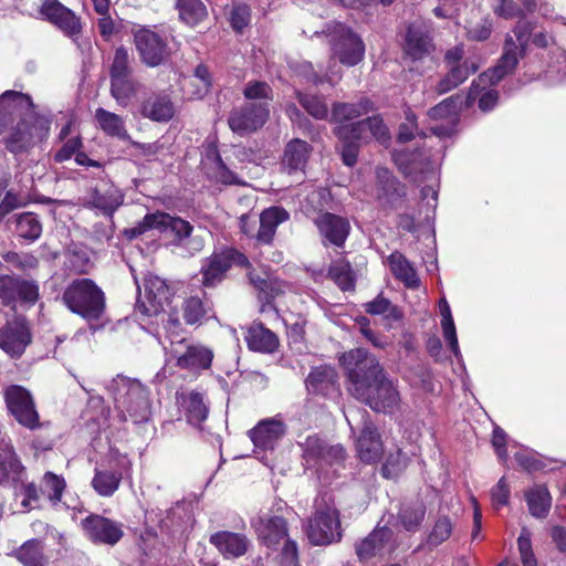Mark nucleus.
Instances as JSON below:
<instances>
[{"instance_id": "51", "label": "nucleus", "mask_w": 566, "mask_h": 566, "mask_svg": "<svg viewBox=\"0 0 566 566\" xmlns=\"http://www.w3.org/2000/svg\"><path fill=\"white\" fill-rule=\"evenodd\" d=\"M453 524L448 516H440L436 520L427 542L431 546H439L446 542L452 533Z\"/></svg>"}, {"instance_id": "24", "label": "nucleus", "mask_w": 566, "mask_h": 566, "mask_svg": "<svg viewBox=\"0 0 566 566\" xmlns=\"http://www.w3.org/2000/svg\"><path fill=\"white\" fill-rule=\"evenodd\" d=\"M375 193L381 205L392 206L405 196V187L387 168L379 167L376 170Z\"/></svg>"}, {"instance_id": "48", "label": "nucleus", "mask_w": 566, "mask_h": 566, "mask_svg": "<svg viewBox=\"0 0 566 566\" xmlns=\"http://www.w3.org/2000/svg\"><path fill=\"white\" fill-rule=\"evenodd\" d=\"M15 557L24 566H44L43 552L40 543L30 541L24 543L17 552Z\"/></svg>"}, {"instance_id": "50", "label": "nucleus", "mask_w": 566, "mask_h": 566, "mask_svg": "<svg viewBox=\"0 0 566 566\" xmlns=\"http://www.w3.org/2000/svg\"><path fill=\"white\" fill-rule=\"evenodd\" d=\"M130 56L126 49L118 48L116 49L113 57V62L111 65V80L127 77L133 75V67L130 63Z\"/></svg>"}, {"instance_id": "31", "label": "nucleus", "mask_w": 566, "mask_h": 566, "mask_svg": "<svg viewBox=\"0 0 566 566\" xmlns=\"http://www.w3.org/2000/svg\"><path fill=\"white\" fill-rule=\"evenodd\" d=\"M95 119L98 127L109 137L120 140H129L130 136L126 129L125 119L109 111L98 107L95 111Z\"/></svg>"}, {"instance_id": "6", "label": "nucleus", "mask_w": 566, "mask_h": 566, "mask_svg": "<svg viewBox=\"0 0 566 566\" xmlns=\"http://www.w3.org/2000/svg\"><path fill=\"white\" fill-rule=\"evenodd\" d=\"M513 36L505 40L504 52L495 67L481 74L480 81L483 83L489 82L494 85L501 81L506 74L511 73L517 65L518 59L528 43L531 28L527 22H518L513 30Z\"/></svg>"}, {"instance_id": "4", "label": "nucleus", "mask_w": 566, "mask_h": 566, "mask_svg": "<svg viewBox=\"0 0 566 566\" xmlns=\"http://www.w3.org/2000/svg\"><path fill=\"white\" fill-rule=\"evenodd\" d=\"M62 300L73 313L86 319H98L105 308L103 291L90 279H77L64 290Z\"/></svg>"}, {"instance_id": "10", "label": "nucleus", "mask_w": 566, "mask_h": 566, "mask_svg": "<svg viewBox=\"0 0 566 566\" xmlns=\"http://www.w3.org/2000/svg\"><path fill=\"white\" fill-rule=\"evenodd\" d=\"M169 354L178 367L190 370L209 368L213 358L210 348L185 338H171Z\"/></svg>"}, {"instance_id": "1", "label": "nucleus", "mask_w": 566, "mask_h": 566, "mask_svg": "<svg viewBox=\"0 0 566 566\" xmlns=\"http://www.w3.org/2000/svg\"><path fill=\"white\" fill-rule=\"evenodd\" d=\"M346 370L347 390L377 412H392L400 402L396 385L378 359L363 348L344 353L339 358Z\"/></svg>"}, {"instance_id": "45", "label": "nucleus", "mask_w": 566, "mask_h": 566, "mask_svg": "<svg viewBox=\"0 0 566 566\" xmlns=\"http://www.w3.org/2000/svg\"><path fill=\"white\" fill-rule=\"evenodd\" d=\"M15 231L19 237L34 241L42 233V224L32 212H24L17 217Z\"/></svg>"}, {"instance_id": "39", "label": "nucleus", "mask_w": 566, "mask_h": 566, "mask_svg": "<svg viewBox=\"0 0 566 566\" xmlns=\"http://www.w3.org/2000/svg\"><path fill=\"white\" fill-rule=\"evenodd\" d=\"M182 406L186 411L188 422L199 426L208 416V407L203 396L199 392H189L184 397Z\"/></svg>"}, {"instance_id": "60", "label": "nucleus", "mask_w": 566, "mask_h": 566, "mask_svg": "<svg viewBox=\"0 0 566 566\" xmlns=\"http://www.w3.org/2000/svg\"><path fill=\"white\" fill-rule=\"evenodd\" d=\"M517 463L526 471H539L543 469V462L531 451L522 450L514 455Z\"/></svg>"}, {"instance_id": "43", "label": "nucleus", "mask_w": 566, "mask_h": 566, "mask_svg": "<svg viewBox=\"0 0 566 566\" xmlns=\"http://www.w3.org/2000/svg\"><path fill=\"white\" fill-rule=\"evenodd\" d=\"M177 8L180 19L189 25H196L207 15L201 0H178Z\"/></svg>"}, {"instance_id": "22", "label": "nucleus", "mask_w": 566, "mask_h": 566, "mask_svg": "<svg viewBox=\"0 0 566 566\" xmlns=\"http://www.w3.org/2000/svg\"><path fill=\"white\" fill-rule=\"evenodd\" d=\"M286 426L279 419H265L260 421L249 436L255 448L268 450L273 449L279 440L285 434Z\"/></svg>"}, {"instance_id": "18", "label": "nucleus", "mask_w": 566, "mask_h": 566, "mask_svg": "<svg viewBox=\"0 0 566 566\" xmlns=\"http://www.w3.org/2000/svg\"><path fill=\"white\" fill-rule=\"evenodd\" d=\"M336 134L339 138H348L352 134L353 138L363 139L365 142L375 138L380 143L388 140V130L379 116H370L364 120L346 124L337 127Z\"/></svg>"}, {"instance_id": "29", "label": "nucleus", "mask_w": 566, "mask_h": 566, "mask_svg": "<svg viewBox=\"0 0 566 566\" xmlns=\"http://www.w3.org/2000/svg\"><path fill=\"white\" fill-rule=\"evenodd\" d=\"M245 342L251 350L273 353L279 345L276 335L261 323H253L247 332Z\"/></svg>"}, {"instance_id": "34", "label": "nucleus", "mask_w": 566, "mask_h": 566, "mask_svg": "<svg viewBox=\"0 0 566 566\" xmlns=\"http://www.w3.org/2000/svg\"><path fill=\"white\" fill-rule=\"evenodd\" d=\"M388 263L394 276L407 287L415 289L419 285V279L413 266L400 252L391 253Z\"/></svg>"}, {"instance_id": "44", "label": "nucleus", "mask_w": 566, "mask_h": 566, "mask_svg": "<svg viewBox=\"0 0 566 566\" xmlns=\"http://www.w3.org/2000/svg\"><path fill=\"white\" fill-rule=\"evenodd\" d=\"M371 109V103L368 99H361L357 104L337 103L333 106L332 117L335 120H349L357 118Z\"/></svg>"}, {"instance_id": "37", "label": "nucleus", "mask_w": 566, "mask_h": 566, "mask_svg": "<svg viewBox=\"0 0 566 566\" xmlns=\"http://www.w3.org/2000/svg\"><path fill=\"white\" fill-rule=\"evenodd\" d=\"M142 114L155 122H167L174 116V106L166 96H154L143 104Z\"/></svg>"}, {"instance_id": "33", "label": "nucleus", "mask_w": 566, "mask_h": 566, "mask_svg": "<svg viewBox=\"0 0 566 566\" xmlns=\"http://www.w3.org/2000/svg\"><path fill=\"white\" fill-rule=\"evenodd\" d=\"M139 87L133 75L111 80V95L122 107H127L137 97Z\"/></svg>"}, {"instance_id": "21", "label": "nucleus", "mask_w": 566, "mask_h": 566, "mask_svg": "<svg viewBox=\"0 0 566 566\" xmlns=\"http://www.w3.org/2000/svg\"><path fill=\"white\" fill-rule=\"evenodd\" d=\"M311 146L298 138L290 140L281 159L282 171L292 176H302L311 154Z\"/></svg>"}, {"instance_id": "58", "label": "nucleus", "mask_w": 566, "mask_h": 566, "mask_svg": "<svg viewBox=\"0 0 566 566\" xmlns=\"http://www.w3.org/2000/svg\"><path fill=\"white\" fill-rule=\"evenodd\" d=\"M326 443L316 436L307 437L304 444V457L307 461L310 460H322Z\"/></svg>"}, {"instance_id": "26", "label": "nucleus", "mask_w": 566, "mask_h": 566, "mask_svg": "<svg viewBox=\"0 0 566 566\" xmlns=\"http://www.w3.org/2000/svg\"><path fill=\"white\" fill-rule=\"evenodd\" d=\"M432 50L431 38L427 28L413 23L409 25L405 39V52L412 60H421Z\"/></svg>"}, {"instance_id": "3", "label": "nucleus", "mask_w": 566, "mask_h": 566, "mask_svg": "<svg viewBox=\"0 0 566 566\" xmlns=\"http://www.w3.org/2000/svg\"><path fill=\"white\" fill-rule=\"evenodd\" d=\"M150 230H157L160 233L170 232L177 244H184L192 252L202 250L205 245L200 235L191 237L193 227L188 221L160 211L147 213L142 221L127 230V234L129 238H137Z\"/></svg>"}, {"instance_id": "54", "label": "nucleus", "mask_w": 566, "mask_h": 566, "mask_svg": "<svg viewBox=\"0 0 566 566\" xmlns=\"http://www.w3.org/2000/svg\"><path fill=\"white\" fill-rule=\"evenodd\" d=\"M243 95L249 102L266 103L269 107V102L272 99V90L268 83L255 81L247 84Z\"/></svg>"}, {"instance_id": "23", "label": "nucleus", "mask_w": 566, "mask_h": 566, "mask_svg": "<svg viewBox=\"0 0 566 566\" xmlns=\"http://www.w3.org/2000/svg\"><path fill=\"white\" fill-rule=\"evenodd\" d=\"M319 233L332 244L342 247L350 230L347 219L325 212L315 219Z\"/></svg>"}, {"instance_id": "9", "label": "nucleus", "mask_w": 566, "mask_h": 566, "mask_svg": "<svg viewBox=\"0 0 566 566\" xmlns=\"http://www.w3.org/2000/svg\"><path fill=\"white\" fill-rule=\"evenodd\" d=\"M328 35L333 56L342 64L355 66L363 61L365 55L364 42L349 28L337 23Z\"/></svg>"}, {"instance_id": "49", "label": "nucleus", "mask_w": 566, "mask_h": 566, "mask_svg": "<svg viewBox=\"0 0 566 566\" xmlns=\"http://www.w3.org/2000/svg\"><path fill=\"white\" fill-rule=\"evenodd\" d=\"M182 317L186 324L200 323L208 313L207 305L197 296H191L182 303Z\"/></svg>"}, {"instance_id": "64", "label": "nucleus", "mask_w": 566, "mask_h": 566, "mask_svg": "<svg viewBox=\"0 0 566 566\" xmlns=\"http://www.w3.org/2000/svg\"><path fill=\"white\" fill-rule=\"evenodd\" d=\"M230 21L234 30L241 31L250 21L249 8L244 4L234 7L230 13Z\"/></svg>"}, {"instance_id": "55", "label": "nucleus", "mask_w": 566, "mask_h": 566, "mask_svg": "<svg viewBox=\"0 0 566 566\" xmlns=\"http://www.w3.org/2000/svg\"><path fill=\"white\" fill-rule=\"evenodd\" d=\"M56 25L65 35L74 38L82 31V24L80 18L69 8H66L63 14L55 21Z\"/></svg>"}, {"instance_id": "25", "label": "nucleus", "mask_w": 566, "mask_h": 566, "mask_svg": "<svg viewBox=\"0 0 566 566\" xmlns=\"http://www.w3.org/2000/svg\"><path fill=\"white\" fill-rule=\"evenodd\" d=\"M33 103L28 94L9 90L0 95V116L27 118L32 113Z\"/></svg>"}, {"instance_id": "5", "label": "nucleus", "mask_w": 566, "mask_h": 566, "mask_svg": "<svg viewBox=\"0 0 566 566\" xmlns=\"http://www.w3.org/2000/svg\"><path fill=\"white\" fill-rule=\"evenodd\" d=\"M259 539L270 549H281L284 566H295L297 546L287 535L286 522L280 516L263 515L253 522Z\"/></svg>"}, {"instance_id": "2", "label": "nucleus", "mask_w": 566, "mask_h": 566, "mask_svg": "<svg viewBox=\"0 0 566 566\" xmlns=\"http://www.w3.org/2000/svg\"><path fill=\"white\" fill-rule=\"evenodd\" d=\"M116 409L123 417L138 423L148 420L150 415L149 395L138 380L117 376L107 385Z\"/></svg>"}, {"instance_id": "47", "label": "nucleus", "mask_w": 566, "mask_h": 566, "mask_svg": "<svg viewBox=\"0 0 566 566\" xmlns=\"http://www.w3.org/2000/svg\"><path fill=\"white\" fill-rule=\"evenodd\" d=\"M462 106V97L459 95L450 96L443 99L441 103L431 107L428 111V116L432 119L450 118V122H454L453 117L458 114Z\"/></svg>"}, {"instance_id": "16", "label": "nucleus", "mask_w": 566, "mask_h": 566, "mask_svg": "<svg viewBox=\"0 0 566 566\" xmlns=\"http://www.w3.org/2000/svg\"><path fill=\"white\" fill-rule=\"evenodd\" d=\"M39 297V289L32 282L15 276L0 277V300L3 305L15 310L17 304L32 305Z\"/></svg>"}, {"instance_id": "8", "label": "nucleus", "mask_w": 566, "mask_h": 566, "mask_svg": "<svg viewBox=\"0 0 566 566\" xmlns=\"http://www.w3.org/2000/svg\"><path fill=\"white\" fill-rule=\"evenodd\" d=\"M338 511L333 505L317 504L307 526V537L313 545H327L340 539Z\"/></svg>"}, {"instance_id": "36", "label": "nucleus", "mask_w": 566, "mask_h": 566, "mask_svg": "<svg viewBox=\"0 0 566 566\" xmlns=\"http://www.w3.org/2000/svg\"><path fill=\"white\" fill-rule=\"evenodd\" d=\"M120 481L122 473L118 471L95 469L91 484L99 496L109 497L118 490Z\"/></svg>"}, {"instance_id": "41", "label": "nucleus", "mask_w": 566, "mask_h": 566, "mask_svg": "<svg viewBox=\"0 0 566 566\" xmlns=\"http://www.w3.org/2000/svg\"><path fill=\"white\" fill-rule=\"evenodd\" d=\"M439 310H440V314L442 316L441 327H442V332H443V337H444L446 342L448 343L452 353L455 356H459L460 348H459V344H458L455 325H454L453 317L451 314V308L446 298H441L439 301Z\"/></svg>"}, {"instance_id": "15", "label": "nucleus", "mask_w": 566, "mask_h": 566, "mask_svg": "<svg viewBox=\"0 0 566 566\" xmlns=\"http://www.w3.org/2000/svg\"><path fill=\"white\" fill-rule=\"evenodd\" d=\"M137 289L139 295L137 306L145 315H156L168 305L170 292L168 285L161 277L149 274L144 279L145 301L142 300L140 285H137Z\"/></svg>"}, {"instance_id": "61", "label": "nucleus", "mask_w": 566, "mask_h": 566, "mask_svg": "<svg viewBox=\"0 0 566 566\" xmlns=\"http://www.w3.org/2000/svg\"><path fill=\"white\" fill-rule=\"evenodd\" d=\"M40 13L51 23H55V21L60 18V14H63L66 9L59 0H41Z\"/></svg>"}, {"instance_id": "59", "label": "nucleus", "mask_w": 566, "mask_h": 566, "mask_svg": "<svg viewBox=\"0 0 566 566\" xmlns=\"http://www.w3.org/2000/svg\"><path fill=\"white\" fill-rule=\"evenodd\" d=\"M344 142L342 157L343 161L347 166H354L357 161L358 155V142H364L363 139L353 138V135L349 134L348 138H340Z\"/></svg>"}, {"instance_id": "20", "label": "nucleus", "mask_w": 566, "mask_h": 566, "mask_svg": "<svg viewBox=\"0 0 566 566\" xmlns=\"http://www.w3.org/2000/svg\"><path fill=\"white\" fill-rule=\"evenodd\" d=\"M392 531L388 527L376 528L356 546L360 560L369 559L376 555L391 553L395 548Z\"/></svg>"}, {"instance_id": "42", "label": "nucleus", "mask_w": 566, "mask_h": 566, "mask_svg": "<svg viewBox=\"0 0 566 566\" xmlns=\"http://www.w3.org/2000/svg\"><path fill=\"white\" fill-rule=\"evenodd\" d=\"M328 275L343 291L353 290L355 286L352 266L345 259L333 262L328 270Z\"/></svg>"}, {"instance_id": "63", "label": "nucleus", "mask_w": 566, "mask_h": 566, "mask_svg": "<svg viewBox=\"0 0 566 566\" xmlns=\"http://www.w3.org/2000/svg\"><path fill=\"white\" fill-rule=\"evenodd\" d=\"M212 153L214 155L216 165L214 178L224 185L238 184L239 181L237 176L224 166L220 156L214 150Z\"/></svg>"}, {"instance_id": "35", "label": "nucleus", "mask_w": 566, "mask_h": 566, "mask_svg": "<svg viewBox=\"0 0 566 566\" xmlns=\"http://www.w3.org/2000/svg\"><path fill=\"white\" fill-rule=\"evenodd\" d=\"M229 269L227 255H224L223 251L212 254L201 268L202 284L205 286H214L222 281Z\"/></svg>"}, {"instance_id": "19", "label": "nucleus", "mask_w": 566, "mask_h": 566, "mask_svg": "<svg viewBox=\"0 0 566 566\" xmlns=\"http://www.w3.org/2000/svg\"><path fill=\"white\" fill-rule=\"evenodd\" d=\"M356 450L360 461L367 464L380 460L384 448L380 434L370 421H365L359 437L356 440Z\"/></svg>"}, {"instance_id": "7", "label": "nucleus", "mask_w": 566, "mask_h": 566, "mask_svg": "<svg viewBox=\"0 0 566 566\" xmlns=\"http://www.w3.org/2000/svg\"><path fill=\"white\" fill-rule=\"evenodd\" d=\"M3 398L9 413L21 426L31 430L40 427V416L30 390L20 385H10L3 389Z\"/></svg>"}, {"instance_id": "56", "label": "nucleus", "mask_w": 566, "mask_h": 566, "mask_svg": "<svg viewBox=\"0 0 566 566\" xmlns=\"http://www.w3.org/2000/svg\"><path fill=\"white\" fill-rule=\"evenodd\" d=\"M426 507L422 504L405 507L400 513V520L407 531H416L422 523Z\"/></svg>"}, {"instance_id": "62", "label": "nucleus", "mask_w": 566, "mask_h": 566, "mask_svg": "<svg viewBox=\"0 0 566 566\" xmlns=\"http://www.w3.org/2000/svg\"><path fill=\"white\" fill-rule=\"evenodd\" d=\"M82 147V142L80 137H72L69 138L61 149H59L55 155L54 159L57 163H63L65 160H69L73 155H76L78 149Z\"/></svg>"}, {"instance_id": "17", "label": "nucleus", "mask_w": 566, "mask_h": 566, "mask_svg": "<svg viewBox=\"0 0 566 566\" xmlns=\"http://www.w3.org/2000/svg\"><path fill=\"white\" fill-rule=\"evenodd\" d=\"M86 536L94 543L115 545L124 535L122 524L102 515H90L82 521Z\"/></svg>"}, {"instance_id": "27", "label": "nucleus", "mask_w": 566, "mask_h": 566, "mask_svg": "<svg viewBox=\"0 0 566 566\" xmlns=\"http://www.w3.org/2000/svg\"><path fill=\"white\" fill-rule=\"evenodd\" d=\"M210 543L224 556L237 558L244 555L249 547V539L239 533L217 532L210 536Z\"/></svg>"}, {"instance_id": "32", "label": "nucleus", "mask_w": 566, "mask_h": 566, "mask_svg": "<svg viewBox=\"0 0 566 566\" xmlns=\"http://www.w3.org/2000/svg\"><path fill=\"white\" fill-rule=\"evenodd\" d=\"M22 467L9 443L0 444V484L14 483L20 480Z\"/></svg>"}, {"instance_id": "57", "label": "nucleus", "mask_w": 566, "mask_h": 566, "mask_svg": "<svg viewBox=\"0 0 566 566\" xmlns=\"http://www.w3.org/2000/svg\"><path fill=\"white\" fill-rule=\"evenodd\" d=\"M407 467V457L402 454L401 450H396L389 453L382 465V474L387 479H394L401 473Z\"/></svg>"}, {"instance_id": "30", "label": "nucleus", "mask_w": 566, "mask_h": 566, "mask_svg": "<svg viewBox=\"0 0 566 566\" xmlns=\"http://www.w3.org/2000/svg\"><path fill=\"white\" fill-rule=\"evenodd\" d=\"M337 374L329 366H319L314 368L306 379V387L311 392L323 396L331 395L337 390Z\"/></svg>"}, {"instance_id": "12", "label": "nucleus", "mask_w": 566, "mask_h": 566, "mask_svg": "<svg viewBox=\"0 0 566 566\" xmlns=\"http://www.w3.org/2000/svg\"><path fill=\"white\" fill-rule=\"evenodd\" d=\"M31 343V328L23 316H15L0 327V348L9 357L20 358Z\"/></svg>"}, {"instance_id": "11", "label": "nucleus", "mask_w": 566, "mask_h": 566, "mask_svg": "<svg viewBox=\"0 0 566 566\" xmlns=\"http://www.w3.org/2000/svg\"><path fill=\"white\" fill-rule=\"evenodd\" d=\"M48 132L49 124L46 122L39 120L35 124H30L29 119L22 118L3 138V143L10 153L22 154L42 140Z\"/></svg>"}, {"instance_id": "52", "label": "nucleus", "mask_w": 566, "mask_h": 566, "mask_svg": "<svg viewBox=\"0 0 566 566\" xmlns=\"http://www.w3.org/2000/svg\"><path fill=\"white\" fill-rule=\"evenodd\" d=\"M66 484L62 476L52 472H46L42 479L41 490L48 495L49 500L56 503L61 500Z\"/></svg>"}, {"instance_id": "46", "label": "nucleus", "mask_w": 566, "mask_h": 566, "mask_svg": "<svg viewBox=\"0 0 566 566\" xmlns=\"http://www.w3.org/2000/svg\"><path fill=\"white\" fill-rule=\"evenodd\" d=\"M365 311L370 315H381L388 322H397L402 316L399 308L381 295L366 303Z\"/></svg>"}, {"instance_id": "28", "label": "nucleus", "mask_w": 566, "mask_h": 566, "mask_svg": "<svg viewBox=\"0 0 566 566\" xmlns=\"http://www.w3.org/2000/svg\"><path fill=\"white\" fill-rule=\"evenodd\" d=\"M289 219V212L281 207H271L263 210L259 218V228L255 234L258 242L269 244L272 242L276 228Z\"/></svg>"}, {"instance_id": "13", "label": "nucleus", "mask_w": 566, "mask_h": 566, "mask_svg": "<svg viewBox=\"0 0 566 566\" xmlns=\"http://www.w3.org/2000/svg\"><path fill=\"white\" fill-rule=\"evenodd\" d=\"M269 115L266 103L248 102L230 113L228 124L233 133L243 136L261 128Z\"/></svg>"}, {"instance_id": "14", "label": "nucleus", "mask_w": 566, "mask_h": 566, "mask_svg": "<svg viewBox=\"0 0 566 566\" xmlns=\"http://www.w3.org/2000/svg\"><path fill=\"white\" fill-rule=\"evenodd\" d=\"M134 39L140 60L147 66H158L168 59L167 43L153 30L140 28L134 32Z\"/></svg>"}, {"instance_id": "40", "label": "nucleus", "mask_w": 566, "mask_h": 566, "mask_svg": "<svg viewBox=\"0 0 566 566\" xmlns=\"http://www.w3.org/2000/svg\"><path fill=\"white\" fill-rule=\"evenodd\" d=\"M526 501L533 516L544 517L549 511L552 497L545 486L536 485L526 493Z\"/></svg>"}, {"instance_id": "53", "label": "nucleus", "mask_w": 566, "mask_h": 566, "mask_svg": "<svg viewBox=\"0 0 566 566\" xmlns=\"http://www.w3.org/2000/svg\"><path fill=\"white\" fill-rule=\"evenodd\" d=\"M298 102L310 115L317 119H324L328 115V107L323 97L300 93Z\"/></svg>"}, {"instance_id": "38", "label": "nucleus", "mask_w": 566, "mask_h": 566, "mask_svg": "<svg viewBox=\"0 0 566 566\" xmlns=\"http://www.w3.org/2000/svg\"><path fill=\"white\" fill-rule=\"evenodd\" d=\"M91 202L105 216H112L123 203V195L117 188L108 187L104 191L96 190L92 196Z\"/></svg>"}]
</instances>
